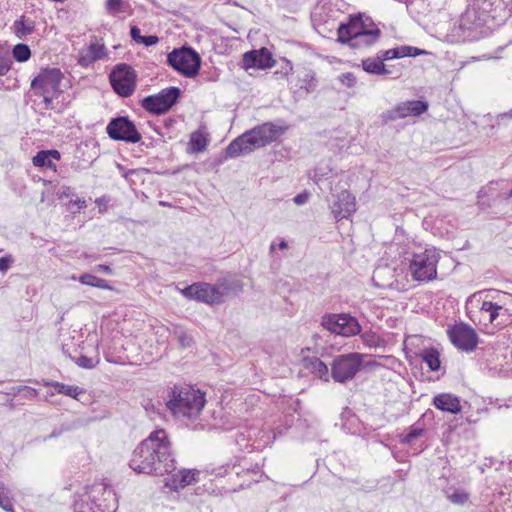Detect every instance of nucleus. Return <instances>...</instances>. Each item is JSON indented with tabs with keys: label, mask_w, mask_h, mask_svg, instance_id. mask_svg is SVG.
Listing matches in <instances>:
<instances>
[{
	"label": "nucleus",
	"mask_w": 512,
	"mask_h": 512,
	"mask_svg": "<svg viewBox=\"0 0 512 512\" xmlns=\"http://www.w3.org/2000/svg\"><path fill=\"white\" fill-rule=\"evenodd\" d=\"M129 466L137 473L164 475L176 470L165 430L153 431L133 451Z\"/></svg>",
	"instance_id": "obj_1"
},
{
	"label": "nucleus",
	"mask_w": 512,
	"mask_h": 512,
	"mask_svg": "<svg viewBox=\"0 0 512 512\" xmlns=\"http://www.w3.org/2000/svg\"><path fill=\"white\" fill-rule=\"evenodd\" d=\"M286 128L275 125L272 122H266L257 125L251 130L246 131L235 140H233L226 148L227 156L234 158L242 154H248L255 149L264 147L276 141Z\"/></svg>",
	"instance_id": "obj_2"
},
{
	"label": "nucleus",
	"mask_w": 512,
	"mask_h": 512,
	"mask_svg": "<svg viewBox=\"0 0 512 512\" xmlns=\"http://www.w3.org/2000/svg\"><path fill=\"white\" fill-rule=\"evenodd\" d=\"M206 403L205 394L192 386H174L169 392L166 406L177 418H195Z\"/></svg>",
	"instance_id": "obj_3"
},
{
	"label": "nucleus",
	"mask_w": 512,
	"mask_h": 512,
	"mask_svg": "<svg viewBox=\"0 0 512 512\" xmlns=\"http://www.w3.org/2000/svg\"><path fill=\"white\" fill-rule=\"evenodd\" d=\"M117 497L114 490L104 484L91 488L88 500H79L74 504L75 512H115Z\"/></svg>",
	"instance_id": "obj_4"
},
{
	"label": "nucleus",
	"mask_w": 512,
	"mask_h": 512,
	"mask_svg": "<svg viewBox=\"0 0 512 512\" xmlns=\"http://www.w3.org/2000/svg\"><path fill=\"white\" fill-rule=\"evenodd\" d=\"M439 253L435 249H426L416 253L409 265L410 273L416 281H430L437 277Z\"/></svg>",
	"instance_id": "obj_5"
},
{
	"label": "nucleus",
	"mask_w": 512,
	"mask_h": 512,
	"mask_svg": "<svg viewBox=\"0 0 512 512\" xmlns=\"http://www.w3.org/2000/svg\"><path fill=\"white\" fill-rule=\"evenodd\" d=\"M364 355L357 352L339 355L334 358L331 365V376L339 383L352 380L360 371Z\"/></svg>",
	"instance_id": "obj_6"
},
{
	"label": "nucleus",
	"mask_w": 512,
	"mask_h": 512,
	"mask_svg": "<svg viewBox=\"0 0 512 512\" xmlns=\"http://www.w3.org/2000/svg\"><path fill=\"white\" fill-rule=\"evenodd\" d=\"M167 61L176 71L186 77L197 75L201 59L192 48L175 49L168 54Z\"/></svg>",
	"instance_id": "obj_7"
},
{
	"label": "nucleus",
	"mask_w": 512,
	"mask_h": 512,
	"mask_svg": "<svg viewBox=\"0 0 512 512\" xmlns=\"http://www.w3.org/2000/svg\"><path fill=\"white\" fill-rule=\"evenodd\" d=\"M321 324L328 331L345 337L357 335L361 331L357 319L346 313L326 314Z\"/></svg>",
	"instance_id": "obj_8"
},
{
	"label": "nucleus",
	"mask_w": 512,
	"mask_h": 512,
	"mask_svg": "<svg viewBox=\"0 0 512 512\" xmlns=\"http://www.w3.org/2000/svg\"><path fill=\"white\" fill-rule=\"evenodd\" d=\"M110 82L114 91L121 97H129L136 88V73L127 64H118L110 73Z\"/></svg>",
	"instance_id": "obj_9"
},
{
	"label": "nucleus",
	"mask_w": 512,
	"mask_h": 512,
	"mask_svg": "<svg viewBox=\"0 0 512 512\" xmlns=\"http://www.w3.org/2000/svg\"><path fill=\"white\" fill-rule=\"evenodd\" d=\"M180 90L177 87H169L160 93L145 97L141 104L142 107L153 114L166 113L177 101Z\"/></svg>",
	"instance_id": "obj_10"
},
{
	"label": "nucleus",
	"mask_w": 512,
	"mask_h": 512,
	"mask_svg": "<svg viewBox=\"0 0 512 512\" xmlns=\"http://www.w3.org/2000/svg\"><path fill=\"white\" fill-rule=\"evenodd\" d=\"M108 136L113 140L128 143H137L141 140V134L136 126L127 117L113 118L106 127Z\"/></svg>",
	"instance_id": "obj_11"
},
{
	"label": "nucleus",
	"mask_w": 512,
	"mask_h": 512,
	"mask_svg": "<svg viewBox=\"0 0 512 512\" xmlns=\"http://www.w3.org/2000/svg\"><path fill=\"white\" fill-rule=\"evenodd\" d=\"M182 294L189 299L202 301L207 304H217L223 300L224 289L219 285L194 283L184 288Z\"/></svg>",
	"instance_id": "obj_12"
},
{
	"label": "nucleus",
	"mask_w": 512,
	"mask_h": 512,
	"mask_svg": "<svg viewBox=\"0 0 512 512\" xmlns=\"http://www.w3.org/2000/svg\"><path fill=\"white\" fill-rule=\"evenodd\" d=\"M428 109L427 102L421 100H411L398 104L395 108L382 114L385 123L397 119H404L408 116H419Z\"/></svg>",
	"instance_id": "obj_13"
},
{
	"label": "nucleus",
	"mask_w": 512,
	"mask_h": 512,
	"mask_svg": "<svg viewBox=\"0 0 512 512\" xmlns=\"http://www.w3.org/2000/svg\"><path fill=\"white\" fill-rule=\"evenodd\" d=\"M448 335L451 342L461 350L472 351L478 343L475 330L466 324L453 326L448 330Z\"/></svg>",
	"instance_id": "obj_14"
},
{
	"label": "nucleus",
	"mask_w": 512,
	"mask_h": 512,
	"mask_svg": "<svg viewBox=\"0 0 512 512\" xmlns=\"http://www.w3.org/2000/svg\"><path fill=\"white\" fill-rule=\"evenodd\" d=\"M62 80V73L57 68L43 69L37 77L31 82V88L34 91H45L59 93V87Z\"/></svg>",
	"instance_id": "obj_15"
},
{
	"label": "nucleus",
	"mask_w": 512,
	"mask_h": 512,
	"mask_svg": "<svg viewBox=\"0 0 512 512\" xmlns=\"http://www.w3.org/2000/svg\"><path fill=\"white\" fill-rule=\"evenodd\" d=\"M330 208L337 221L347 218L356 211L355 198L348 190L343 189L335 195Z\"/></svg>",
	"instance_id": "obj_16"
},
{
	"label": "nucleus",
	"mask_w": 512,
	"mask_h": 512,
	"mask_svg": "<svg viewBox=\"0 0 512 512\" xmlns=\"http://www.w3.org/2000/svg\"><path fill=\"white\" fill-rule=\"evenodd\" d=\"M165 480V486L173 491H178L188 485H192L199 481L200 472L196 469H181L172 471Z\"/></svg>",
	"instance_id": "obj_17"
},
{
	"label": "nucleus",
	"mask_w": 512,
	"mask_h": 512,
	"mask_svg": "<svg viewBox=\"0 0 512 512\" xmlns=\"http://www.w3.org/2000/svg\"><path fill=\"white\" fill-rule=\"evenodd\" d=\"M242 63L246 70L250 68L267 69L273 67L275 61L267 48H261L244 53Z\"/></svg>",
	"instance_id": "obj_18"
},
{
	"label": "nucleus",
	"mask_w": 512,
	"mask_h": 512,
	"mask_svg": "<svg viewBox=\"0 0 512 512\" xmlns=\"http://www.w3.org/2000/svg\"><path fill=\"white\" fill-rule=\"evenodd\" d=\"M479 322L482 321L488 322L491 324H495L496 326H504L505 321H498V318H502L503 316H507V309L503 308V306L498 305L492 301H482L479 306Z\"/></svg>",
	"instance_id": "obj_19"
},
{
	"label": "nucleus",
	"mask_w": 512,
	"mask_h": 512,
	"mask_svg": "<svg viewBox=\"0 0 512 512\" xmlns=\"http://www.w3.org/2000/svg\"><path fill=\"white\" fill-rule=\"evenodd\" d=\"M368 28L361 17H355L347 24H341L338 28V40L341 43L350 44Z\"/></svg>",
	"instance_id": "obj_20"
},
{
	"label": "nucleus",
	"mask_w": 512,
	"mask_h": 512,
	"mask_svg": "<svg viewBox=\"0 0 512 512\" xmlns=\"http://www.w3.org/2000/svg\"><path fill=\"white\" fill-rule=\"evenodd\" d=\"M433 405L444 412L458 414L462 406L457 396L450 393H441L433 398Z\"/></svg>",
	"instance_id": "obj_21"
},
{
	"label": "nucleus",
	"mask_w": 512,
	"mask_h": 512,
	"mask_svg": "<svg viewBox=\"0 0 512 512\" xmlns=\"http://www.w3.org/2000/svg\"><path fill=\"white\" fill-rule=\"evenodd\" d=\"M106 56V48L103 43H99L95 38L94 42H91L86 51H82L79 57V63L82 66H87L92 62L102 59Z\"/></svg>",
	"instance_id": "obj_22"
},
{
	"label": "nucleus",
	"mask_w": 512,
	"mask_h": 512,
	"mask_svg": "<svg viewBox=\"0 0 512 512\" xmlns=\"http://www.w3.org/2000/svg\"><path fill=\"white\" fill-rule=\"evenodd\" d=\"M363 70L370 74L375 75H387L389 71L386 69V66L383 62V58L377 54L375 58H366L362 60Z\"/></svg>",
	"instance_id": "obj_23"
},
{
	"label": "nucleus",
	"mask_w": 512,
	"mask_h": 512,
	"mask_svg": "<svg viewBox=\"0 0 512 512\" xmlns=\"http://www.w3.org/2000/svg\"><path fill=\"white\" fill-rule=\"evenodd\" d=\"M378 28L368 29L363 32L357 39L353 40L349 45L353 48L368 47L373 45L380 36Z\"/></svg>",
	"instance_id": "obj_24"
},
{
	"label": "nucleus",
	"mask_w": 512,
	"mask_h": 512,
	"mask_svg": "<svg viewBox=\"0 0 512 512\" xmlns=\"http://www.w3.org/2000/svg\"><path fill=\"white\" fill-rule=\"evenodd\" d=\"M44 385L51 386L56 390L57 393L72 397L74 399H77L80 394L84 393V390L79 386L66 385L57 381H44Z\"/></svg>",
	"instance_id": "obj_25"
},
{
	"label": "nucleus",
	"mask_w": 512,
	"mask_h": 512,
	"mask_svg": "<svg viewBox=\"0 0 512 512\" xmlns=\"http://www.w3.org/2000/svg\"><path fill=\"white\" fill-rule=\"evenodd\" d=\"M297 86L300 90H304L309 93L315 90L317 86V80L315 73L312 70L304 69L298 74Z\"/></svg>",
	"instance_id": "obj_26"
},
{
	"label": "nucleus",
	"mask_w": 512,
	"mask_h": 512,
	"mask_svg": "<svg viewBox=\"0 0 512 512\" xmlns=\"http://www.w3.org/2000/svg\"><path fill=\"white\" fill-rule=\"evenodd\" d=\"M306 367L320 379L328 381L329 369L328 366L322 362L319 358L313 357L307 360Z\"/></svg>",
	"instance_id": "obj_27"
},
{
	"label": "nucleus",
	"mask_w": 512,
	"mask_h": 512,
	"mask_svg": "<svg viewBox=\"0 0 512 512\" xmlns=\"http://www.w3.org/2000/svg\"><path fill=\"white\" fill-rule=\"evenodd\" d=\"M208 144L207 137L201 131H195L190 135L189 151L192 153L203 152Z\"/></svg>",
	"instance_id": "obj_28"
},
{
	"label": "nucleus",
	"mask_w": 512,
	"mask_h": 512,
	"mask_svg": "<svg viewBox=\"0 0 512 512\" xmlns=\"http://www.w3.org/2000/svg\"><path fill=\"white\" fill-rule=\"evenodd\" d=\"M57 197L61 200L69 199V204L77 206V210H81L86 207L85 200L77 198L76 200H73L74 192L73 190L68 186L61 187L57 193Z\"/></svg>",
	"instance_id": "obj_29"
},
{
	"label": "nucleus",
	"mask_w": 512,
	"mask_h": 512,
	"mask_svg": "<svg viewBox=\"0 0 512 512\" xmlns=\"http://www.w3.org/2000/svg\"><path fill=\"white\" fill-rule=\"evenodd\" d=\"M15 33L19 38H23L29 34H31L35 25L33 21L27 20L24 16H22L19 20L14 22Z\"/></svg>",
	"instance_id": "obj_30"
},
{
	"label": "nucleus",
	"mask_w": 512,
	"mask_h": 512,
	"mask_svg": "<svg viewBox=\"0 0 512 512\" xmlns=\"http://www.w3.org/2000/svg\"><path fill=\"white\" fill-rule=\"evenodd\" d=\"M422 360L428 365L430 370L438 371L440 368V358L439 353L436 349L430 348L425 349L421 353Z\"/></svg>",
	"instance_id": "obj_31"
},
{
	"label": "nucleus",
	"mask_w": 512,
	"mask_h": 512,
	"mask_svg": "<svg viewBox=\"0 0 512 512\" xmlns=\"http://www.w3.org/2000/svg\"><path fill=\"white\" fill-rule=\"evenodd\" d=\"M386 275H389L390 277L393 276L392 271L389 267H387V266L377 267L374 270L373 276H372V281L374 282L375 286L384 288V287L391 285V283L389 281L383 280L384 276H386Z\"/></svg>",
	"instance_id": "obj_32"
},
{
	"label": "nucleus",
	"mask_w": 512,
	"mask_h": 512,
	"mask_svg": "<svg viewBox=\"0 0 512 512\" xmlns=\"http://www.w3.org/2000/svg\"><path fill=\"white\" fill-rule=\"evenodd\" d=\"M445 495L451 503L456 505H463L469 499V494L463 489L447 490Z\"/></svg>",
	"instance_id": "obj_33"
},
{
	"label": "nucleus",
	"mask_w": 512,
	"mask_h": 512,
	"mask_svg": "<svg viewBox=\"0 0 512 512\" xmlns=\"http://www.w3.org/2000/svg\"><path fill=\"white\" fill-rule=\"evenodd\" d=\"M406 52H409L408 48L400 46L386 51H380L378 55L383 58V62L392 59H398L405 57Z\"/></svg>",
	"instance_id": "obj_34"
},
{
	"label": "nucleus",
	"mask_w": 512,
	"mask_h": 512,
	"mask_svg": "<svg viewBox=\"0 0 512 512\" xmlns=\"http://www.w3.org/2000/svg\"><path fill=\"white\" fill-rule=\"evenodd\" d=\"M0 507L6 512H13V503L10 491L4 483L0 482Z\"/></svg>",
	"instance_id": "obj_35"
},
{
	"label": "nucleus",
	"mask_w": 512,
	"mask_h": 512,
	"mask_svg": "<svg viewBox=\"0 0 512 512\" xmlns=\"http://www.w3.org/2000/svg\"><path fill=\"white\" fill-rule=\"evenodd\" d=\"M32 163L36 167H46L56 171V164L46 156L44 151H39L32 159Z\"/></svg>",
	"instance_id": "obj_36"
},
{
	"label": "nucleus",
	"mask_w": 512,
	"mask_h": 512,
	"mask_svg": "<svg viewBox=\"0 0 512 512\" xmlns=\"http://www.w3.org/2000/svg\"><path fill=\"white\" fill-rule=\"evenodd\" d=\"M127 6L124 0H107L105 5L107 12L111 15L124 12Z\"/></svg>",
	"instance_id": "obj_37"
},
{
	"label": "nucleus",
	"mask_w": 512,
	"mask_h": 512,
	"mask_svg": "<svg viewBox=\"0 0 512 512\" xmlns=\"http://www.w3.org/2000/svg\"><path fill=\"white\" fill-rule=\"evenodd\" d=\"M13 56L19 62L27 61L31 56V51L26 44H17L13 48Z\"/></svg>",
	"instance_id": "obj_38"
},
{
	"label": "nucleus",
	"mask_w": 512,
	"mask_h": 512,
	"mask_svg": "<svg viewBox=\"0 0 512 512\" xmlns=\"http://www.w3.org/2000/svg\"><path fill=\"white\" fill-rule=\"evenodd\" d=\"M361 339L363 343L368 347H380L383 345V340L380 339L375 333L373 332H364L361 335Z\"/></svg>",
	"instance_id": "obj_39"
},
{
	"label": "nucleus",
	"mask_w": 512,
	"mask_h": 512,
	"mask_svg": "<svg viewBox=\"0 0 512 512\" xmlns=\"http://www.w3.org/2000/svg\"><path fill=\"white\" fill-rule=\"evenodd\" d=\"M424 432V429L413 425L410 427L408 433L401 438V443L403 444H411L414 439L421 436Z\"/></svg>",
	"instance_id": "obj_40"
},
{
	"label": "nucleus",
	"mask_w": 512,
	"mask_h": 512,
	"mask_svg": "<svg viewBox=\"0 0 512 512\" xmlns=\"http://www.w3.org/2000/svg\"><path fill=\"white\" fill-rule=\"evenodd\" d=\"M175 334L177 335V339L181 346L188 347L191 345L192 338L186 331L179 329L175 332Z\"/></svg>",
	"instance_id": "obj_41"
},
{
	"label": "nucleus",
	"mask_w": 512,
	"mask_h": 512,
	"mask_svg": "<svg viewBox=\"0 0 512 512\" xmlns=\"http://www.w3.org/2000/svg\"><path fill=\"white\" fill-rule=\"evenodd\" d=\"M98 362V360L95 361L93 358L87 356H80L76 361L78 366L86 369L94 368Z\"/></svg>",
	"instance_id": "obj_42"
},
{
	"label": "nucleus",
	"mask_w": 512,
	"mask_h": 512,
	"mask_svg": "<svg viewBox=\"0 0 512 512\" xmlns=\"http://www.w3.org/2000/svg\"><path fill=\"white\" fill-rule=\"evenodd\" d=\"M338 80L346 87H353L356 84V77L353 73H343L338 77Z\"/></svg>",
	"instance_id": "obj_43"
},
{
	"label": "nucleus",
	"mask_w": 512,
	"mask_h": 512,
	"mask_svg": "<svg viewBox=\"0 0 512 512\" xmlns=\"http://www.w3.org/2000/svg\"><path fill=\"white\" fill-rule=\"evenodd\" d=\"M97 278L98 277L95 276V275H92V274H89V273H84V274L79 276L78 280L83 285L95 287Z\"/></svg>",
	"instance_id": "obj_44"
},
{
	"label": "nucleus",
	"mask_w": 512,
	"mask_h": 512,
	"mask_svg": "<svg viewBox=\"0 0 512 512\" xmlns=\"http://www.w3.org/2000/svg\"><path fill=\"white\" fill-rule=\"evenodd\" d=\"M11 67V60L7 57L0 56V76L5 75Z\"/></svg>",
	"instance_id": "obj_45"
},
{
	"label": "nucleus",
	"mask_w": 512,
	"mask_h": 512,
	"mask_svg": "<svg viewBox=\"0 0 512 512\" xmlns=\"http://www.w3.org/2000/svg\"><path fill=\"white\" fill-rule=\"evenodd\" d=\"M35 93L43 97V100H44L47 108L51 104L53 98L58 94V93L45 92V91H35Z\"/></svg>",
	"instance_id": "obj_46"
},
{
	"label": "nucleus",
	"mask_w": 512,
	"mask_h": 512,
	"mask_svg": "<svg viewBox=\"0 0 512 512\" xmlns=\"http://www.w3.org/2000/svg\"><path fill=\"white\" fill-rule=\"evenodd\" d=\"M12 263V259L10 256H4L0 258V272L5 273Z\"/></svg>",
	"instance_id": "obj_47"
},
{
	"label": "nucleus",
	"mask_w": 512,
	"mask_h": 512,
	"mask_svg": "<svg viewBox=\"0 0 512 512\" xmlns=\"http://www.w3.org/2000/svg\"><path fill=\"white\" fill-rule=\"evenodd\" d=\"M159 39L155 35H149V36H143V39H141V43L145 46H152L158 43Z\"/></svg>",
	"instance_id": "obj_48"
},
{
	"label": "nucleus",
	"mask_w": 512,
	"mask_h": 512,
	"mask_svg": "<svg viewBox=\"0 0 512 512\" xmlns=\"http://www.w3.org/2000/svg\"><path fill=\"white\" fill-rule=\"evenodd\" d=\"M130 35L135 42L141 43V39H143V36H141L140 29L137 26L131 27Z\"/></svg>",
	"instance_id": "obj_49"
},
{
	"label": "nucleus",
	"mask_w": 512,
	"mask_h": 512,
	"mask_svg": "<svg viewBox=\"0 0 512 512\" xmlns=\"http://www.w3.org/2000/svg\"><path fill=\"white\" fill-rule=\"evenodd\" d=\"M309 199V193L303 192L294 197V202L297 205H303L305 204Z\"/></svg>",
	"instance_id": "obj_50"
},
{
	"label": "nucleus",
	"mask_w": 512,
	"mask_h": 512,
	"mask_svg": "<svg viewBox=\"0 0 512 512\" xmlns=\"http://www.w3.org/2000/svg\"><path fill=\"white\" fill-rule=\"evenodd\" d=\"M95 287L104 290H113V287L109 284V282L99 277L96 280Z\"/></svg>",
	"instance_id": "obj_51"
},
{
	"label": "nucleus",
	"mask_w": 512,
	"mask_h": 512,
	"mask_svg": "<svg viewBox=\"0 0 512 512\" xmlns=\"http://www.w3.org/2000/svg\"><path fill=\"white\" fill-rule=\"evenodd\" d=\"M405 47L408 48V50H409V52H406L407 54H405V57L426 54V51L421 50L419 48L411 47V46H405Z\"/></svg>",
	"instance_id": "obj_52"
},
{
	"label": "nucleus",
	"mask_w": 512,
	"mask_h": 512,
	"mask_svg": "<svg viewBox=\"0 0 512 512\" xmlns=\"http://www.w3.org/2000/svg\"><path fill=\"white\" fill-rule=\"evenodd\" d=\"M46 153V156L50 158L52 161H59L61 158L60 152L58 150H43Z\"/></svg>",
	"instance_id": "obj_53"
},
{
	"label": "nucleus",
	"mask_w": 512,
	"mask_h": 512,
	"mask_svg": "<svg viewBox=\"0 0 512 512\" xmlns=\"http://www.w3.org/2000/svg\"><path fill=\"white\" fill-rule=\"evenodd\" d=\"M96 270L99 271V272H103V273H106V274H111L112 273V269L110 268V266L106 265V264H99L96 266Z\"/></svg>",
	"instance_id": "obj_54"
},
{
	"label": "nucleus",
	"mask_w": 512,
	"mask_h": 512,
	"mask_svg": "<svg viewBox=\"0 0 512 512\" xmlns=\"http://www.w3.org/2000/svg\"><path fill=\"white\" fill-rule=\"evenodd\" d=\"M293 70V66H292V63L288 60H286V67L283 68L281 74L283 76H288Z\"/></svg>",
	"instance_id": "obj_55"
},
{
	"label": "nucleus",
	"mask_w": 512,
	"mask_h": 512,
	"mask_svg": "<svg viewBox=\"0 0 512 512\" xmlns=\"http://www.w3.org/2000/svg\"><path fill=\"white\" fill-rule=\"evenodd\" d=\"M288 247V244L285 240H282L279 244H278V248L283 250V249H286Z\"/></svg>",
	"instance_id": "obj_56"
},
{
	"label": "nucleus",
	"mask_w": 512,
	"mask_h": 512,
	"mask_svg": "<svg viewBox=\"0 0 512 512\" xmlns=\"http://www.w3.org/2000/svg\"><path fill=\"white\" fill-rule=\"evenodd\" d=\"M474 301L480 302V300H479V299H476V295H473V296L470 298L469 303H470V304H473V303H474Z\"/></svg>",
	"instance_id": "obj_57"
},
{
	"label": "nucleus",
	"mask_w": 512,
	"mask_h": 512,
	"mask_svg": "<svg viewBox=\"0 0 512 512\" xmlns=\"http://www.w3.org/2000/svg\"><path fill=\"white\" fill-rule=\"evenodd\" d=\"M275 250V245L274 244H271L270 246V251L273 252Z\"/></svg>",
	"instance_id": "obj_58"
},
{
	"label": "nucleus",
	"mask_w": 512,
	"mask_h": 512,
	"mask_svg": "<svg viewBox=\"0 0 512 512\" xmlns=\"http://www.w3.org/2000/svg\"><path fill=\"white\" fill-rule=\"evenodd\" d=\"M369 365H370V366H378L379 364H378V363H376V362H371V363H369Z\"/></svg>",
	"instance_id": "obj_59"
},
{
	"label": "nucleus",
	"mask_w": 512,
	"mask_h": 512,
	"mask_svg": "<svg viewBox=\"0 0 512 512\" xmlns=\"http://www.w3.org/2000/svg\"><path fill=\"white\" fill-rule=\"evenodd\" d=\"M508 197L511 198L512 197V190L508 193Z\"/></svg>",
	"instance_id": "obj_60"
},
{
	"label": "nucleus",
	"mask_w": 512,
	"mask_h": 512,
	"mask_svg": "<svg viewBox=\"0 0 512 512\" xmlns=\"http://www.w3.org/2000/svg\"><path fill=\"white\" fill-rule=\"evenodd\" d=\"M471 319H472V321H474V322L476 321V319L474 318V316H473V315H471Z\"/></svg>",
	"instance_id": "obj_61"
}]
</instances>
